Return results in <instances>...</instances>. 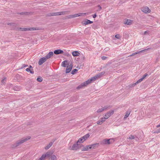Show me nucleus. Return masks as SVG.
<instances>
[{"label": "nucleus", "mask_w": 160, "mask_h": 160, "mask_svg": "<svg viewBox=\"0 0 160 160\" xmlns=\"http://www.w3.org/2000/svg\"><path fill=\"white\" fill-rule=\"evenodd\" d=\"M30 138L31 137L30 136L27 137L26 138H22L21 139L17 141L13 144H12L11 145V147L12 148H15L18 146L22 144L24 142H26L28 140H29Z\"/></svg>", "instance_id": "f257e3e1"}, {"label": "nucleus", "mask_w": 160, "mask_h": 160, "mask_svg": "<svg viewBox=\"0 0 160 160\" xmlns=\"http://www.w3.org/2000/svg\"><path fill=\"white\" fill-rule=\"evenodd\" d=\"M114 142L113 140L112 139H104L101 142V143L104 144H109L112 143Z\"/></svg>", "instance_id": "f03ea898"}, {"label": "nucleus", "mask_w": 160, "mask_h": 160, "mask_svg": "<svg viewBox=\"0 0 160 160\" xmlns=\"http://www.w3.org/2000/svg\"><path fill=\"white\" fill-rule=\"evenodd\" d=\"M80 148V147L79 146L78 142H76L72 147H70L69 149L72 150H77Z\"/></svg>", "instance_id": "7ed1b4c3"}, {"label": "nucleus", "mask_w": 160, "mask_h": 160, "mask_svg": "<svg viewBox=\"0 0 160 160\" xmlns=\"http://www.w3.org/2000/svg\"><path fill=\"white\" fill-rule=\"evenodd\" d=\"M91 83V82L89 81V79H88L87 81L84 82L83 83H82L81 85L78 86L77 88V89H79L82 88L83 86H86L89 84Z\"/></svg>", "instance_id": "20e7f679"}, {"label": "nucleus", "mask_w": 160, "mask_h": 160, "mask_svg": "<svg viewBox=\"0 0 160 160\" xmlns=\"http://www.w3.org/2000/svg\"><path fill=\"white\" fill-rule=\"evenodd\" d=\"M114 113V111L112 110L106 113L105 115V117H104V119H105L106 120V119L109 118Z\"/></svg>", "instance_id": "39448f33"}, {"label": "nucleus", "mask_w": 160, "mask_h": 160, "mask_svg": "<svg viewBox=\"0 0 160 160\" xmlns=\"http://www.w3.org/2000/svg\"><path fill=\"white\" fill-rule=\"evenodd\" d=\"M150 49V48H149L147 49H144V50H141V51H139L138 52H134V53H133L132 54L128 56V57L132 56L138 54H139L142 52H144L145 51H148V50H149Z\"/></svg>", "instance_id": "423d86ee"}, {"label": "nucleus", "mask_w": 160, "mask_h": 160, "mask_svg": "<svg viewBox=\"0 0 160 160\" xmlns=\"http://www.w3.org/2000/svg\"><path fill=\"white\" fill-rule=\"evenodd\" d=\"M13 29L15 30L16 31H27L28 28H13Z\"/></svg>", "instance_id": "0eeeda50"}, {"label": "nucleus", "mask_w": 160, "mask_h": 160, "mask_svg": "<svg viewBox=\"0 0 160 160\" xmlns=\"http://www.w3.org/2000/svg\"><path fill=\"white\" fill-rule=\"evenodd\" d=\"M47 60L45 57H42L39 60L38 64L39 65H41L44 62Z\"/></svg>", "instance_id": "6e6552de"}, {"label": "nucleus", "mask_w": 160, "mask_h": 160, "mask_svg": "<svg viewBox=\"0 0 160 160\" xmlns=\"http://www.w3.org/2000/svg\"><path fill=\"white\" fill-rule=\"evenodd\" d=\"M142 11L145 13L149 12L151 10L149 9V8L147 7H144L142 8Z\"/></svg>", "instance_id": "1a4fd4ad"}, {"label": "nucleus", "mask_w": 160, "mask_h": 160, "mask_svg": "<svg viewBox=\"0 0 160 160\" xmlns=\"http://www.w3.org/2000/svg\"><path fill=\"white\" fill-rule=\"evenodd\" d=\"M132 22L133 21L130 19H127L124 21L123 23L125 24L130 25L132 24Z\"/></svg>", "instance_id": "9d476101"}, {"label": "nucleus", "mask_w": 160, "mask_h": 160, "mask_svg": "<svg viewBox=\"0 0 160 160\" xmlns=\"http://www.w3.org/2000/svg\"><path fill=\"white\" fill-rule=\"evenodd\" d=\"M143 80L141 78L140 79L138 80L135 83L133 84L130 85V87H132L135 86L137 84L140 83Z\"/></svg>", "instance_id": "9b49d317"}, {"label": "nucleus", "mask_w": 160, "mask_h": 160, "mask_svg": "<svg viewBox=\"0 0 160 160\" xmlns=\"http://www.w3.org/2000/svg\"><path fill=\"white\" fill-rule=\"evenodd\" d=\"M72 63L70 64L69 65V68H68V67H67L66 71V73H68L71 71V70L72 68Z\"/></svg>", "instance_id": "f8f14e48"}, {"label": "nucleus", "mask_w": 160, "mask_h": 160, "mask_svg": "<svg viewBox=\"0 0 160 160\" xmlns=\"http://www.w3.org/2000/svg\"><path fill=\"white\" fill-rule=\"evenodd\" d=\"M53 55V53L52 52H49L45 56V58L47 60L50 58Z\"/></svg>", "instance_id": "ddd939ff"}, {"label": "nucleus", "mask_w": 160, "mask_h": 160, "mask_svg": "<svg viewBox=\"0 0 160 160\" xmlns=\"http://www.w3.org/2000/svg\"><path fill=\"white\" fill-rule=\"evenodd\" d=\"M53 142H50L49 144L47 145L46 147H45L44 148L46 150H48V149L52 145L53 142L55 141V139L53 140Z\"/></svg>", "instance_id": "4468645a"}, {"label": "nucleus", "mask_w": 160, "mask_h": 160, "mask_svg": "<svg viewBox=\"0 0 160 160\" xmlns=\"http://www.w3.org/2000/svg\"><path fill=\"white\" fill-rule=\"evenodd\" d=\"M63 51L60 49H57L55 50L54 51V53L55 54H59L63 53Z\"/></svg>", "instance_id": "2eb2a0df"}, {"label": "nucleus", "mask_w": 160, "mask_h": 160, "mask_svg": "<svg viewBox=\"0 0 160 160\" xmlns=\"http://www.w3.org/2000/svg\"><path fill=\"white\" fill-rule=\"evenodd\" d=\"M131 112V110L130 109L128 110L126 113V114L124 116V119H126L127 118L129 115L130 113Z\"/></svg>", "instance_id": "dca6fc26"}, {"label": "nucleus", "mask_w": 160, "mask_h": 160, "mask_svg": "<svg viewBox=\"0 0 160 160\" xmlns=\"http://www.w3.org/2000/svg\"><path fill=\"white\" fill-rule=\"evenodd\" d=\"M106 120L104 118H101L100 120H98L97 123L98 125H101L103 122H104Z\"/></svg>", "instance_id": "f3484780"}, {"label": "nucleus", "mask_w": 160, "mask_h": 160, "mask_svg": "<svg viewBox=\"0 0 160 160\" xmlns=\"http://www.w3.org/2000/svg\"><path fill=\"white\" fill-rule=\"evenodd\" d=\"M69 63H68L67 60H65L62 62V66L64 67H66V65H69Z\"/></svg>", "instance_id": "a211bd4d"}, {"label": "nucleus", "mask_w": 160, "mask_h": 160, "mask_svg": "<svg viewBox=\"0 0 160 160\" xmlns=\"http://www.w3.org/2000/svg\"><path fill=\"white\" fill-rule=\"evenodd\" d=\"M99 145L98 143H96L95 144H92L90 145L89 148L91 149L92 148H95L96 147H98Z\"/></svg>", "instance_id": "6ab92c4d"}, {"label": "nucleus", "mask_w": 160, "mask_h": 160, "mask_svg": "<svg viewBox=\"0 0 160 160\" xmlns=\"http://www.w3.org/2000/svg\"><path fill=\"white\" fill-rule=\"evenodd\" d=\"M56 12V16H58V15H65L66 14V12Z\"/></svg>", "instance_id": "aec40b11"}, {"label": "nucleus", "mask_w": 160, "mask_h": 160, "mask_svg": "<svg viewBox=\"0 0 160 160\" xmlns=\"http://www.w3.org/2000/svg\"><path fill=\"white\" fill-rule=\"evenodd\" d=\"M72 55L73 56H78L80 54V53L77 51H73L72 53Z\"/></svg>", "instance_id": "412c9836"}, {"label": "nucleus", "mask_w": 160, "mask_h": 160, "mask_svg": "<svg viewBox=\"0 0 160 160\" xmlns=\"http://www.w3.org/2000/svg\"><path fill=\"white\" fill-rule=\"evenodd\" d=\"M105 71H103L96 75L97 77H98V78H99L102 77L105 74Z\"/></svg>", "instance_id": "4be33fe9"}, {"label": "nucleus", "mask_w": 160, "mask_h": 160, "mask_svg": "<svg viewBox=\"0 0 160 160\" xmlns=\"http://www.w3.org/2000/svg\"><path fill=\"white\" fill-rule=\"evenodd\" d=\"M93 23V22L88 19H87L86 21L83 24L86 25L89 24H91Z\"/></svg>", "instance_id": "5701e85b"}, {"label": "nucleus", "mask_w": 160, "mask_h": 160, "mask_svg": "<svg viewBox=\"0 0 160 160\" xmlns=\"http://www.w3.org/2000/svg\"><path fill=\"white\" fill-rule=\"evenodd\" d=\"M7 24L8 25H10L12 26L16 27L18 26V24L15 23L9 22Z\"/></svg>", "instance_id": "b1692460"}, {"label": "nucleus", "mask_w": 160, "mask_h": 160, "mask_svg": "<svg viewBox=\"0 0 160 160\" xmlns=\"http://www.w3.org/2000/svg\"><path fill=\"white\" fill-rule=\"evenodd\" d=\"M52 153L51 152H47L45 154H44L46 156V157L49 158L51 156Z\"/></svg>", "instance_id": "393cba45"}, {"label": "nucleus", "mask_w": 160, "mask_h": 160, "mask_svg": "<svg viewBox=\"0 0 160 160\" xmlns=\"http://www.w3.org/2000/svg\"><path fill=\"white\" fill-rule=\"evenodd\" d=\"M38 29L37 28H28V31H34V30H38Z\"/></svg>", "instance_id": "a878e982"}, {"label": "nucleus", "mask_w": 160, "mask_h": 160, "mask_svg": "<svg viewBox=\"0 0 160 160\" xmlns=\"http://www.w3.org/2000/svg\"><path fill=\"white\" fill-rule=\"evenodd\" d=\"M80 14L78 13V14H76L73 15H72L70 16L69 18H74L77 17L79 16Z\"/></svg>", "instance_id": "bb28decb"}, {"label": "nucleus", "mask_w": 160, "mask_h": 160, "mask_svg": "<svg viewBox=\"0 0 160 160\" xmlns=\"http://www.w3.org/2000/svg\"><path fill=\"white\" fill-rule=\"evenodd\" d=\"M90 136L89 134V133H88L86 135L82 137V138L83 139V141H84L85 140H86L88 138H89Z\"/></svg>", "instance_id": "cd10ccee"}, {"label": "nucleus", "mask_w": 160, "mask_h": 160, "mask_svg": "<svg viewBox=\"0 0 160 160\" xmlns=\"http://www.w3.org/2000/svg\"><path fill=\"white\" fill-rule=\"evenodd\" d=\"M90 145H88L86 147L83 148L82 149V151H88L89 149V148Z\"/></svg>", "instance_id": "c85d7f7f"}, {"label": "nucleus", "mask_w": 160, "mask_h": 160, "mask_svg": "<svg viewBox=\"0 0 160 160\" xmlns=\"http://www.w3.org/2000/svg\"><path fill=\"white\" fill-rule=\"evenodd\" d=\"M26 71L28 72H29L31 74H33L34 73V71H32V69L31 70L29 68H26Z\"/></svg>", "instance_id": "c756f323"}, {"label": "nucleus", "mask_w": 160, "mask_h": 160, "mask_svg": "<svg viewBox=\"0 0 160 160\" xmlns=\"http://www.w3.org/2000/svg\"><path fill=\"white\" fill-rule=\"evenodd\" d=\"M51 160H57V158L56 156L54 155H52L50 157Z\"/></svg>", "instance_id": "7c9ffc66"}, {"label": "nucleus", "mask_w": 160, "mask_h": 160, "mask_svg": "<svg viewBox=\"0 0 160 160\" xmlns=\"http://www.w3.org/2000/svg\"><path fill=\"white\" fill-rule=\"evenodd\" d=\"M48 16L51 17L52 16H56V12H52L49 13L47 14Z\"/></svg>", "instance_id": "2f4dec72"}, {"label": "nucleus", "mask_w": 160, "mask_h": 160, "mask_svg": "<svg viewBox=\"0 0 160 160\" xmlns=\"http://www.w3.org/2000/svg\"><path fill=\"white\" fill-rule=\"evenodd\" d=\"M45 158L46 156L44 154H43L38 160H45Z\"/></svg>", "instance_id": "473e14b6"}, {"label": "nucleus", "mask_w": 160, "mask_h": 160, "mask_svg": "<svg viewBox=\"0 0 160 160\" xmlns=\"http://www.w3.org/2000/svg\"><path fill=\"white\" fill-rule=\"evenodd\" d=\"M111 108L110 106H104L103 107H102L103 109V111L104 110H106L108 109H110Z\"/></svg>", "instance_id": "72a5a7b5"}, {"label": "nucleus", "mask_w": 160, "mask_h": 160, "mask_svg": "<svg viewBox=\"0 0 160 160\" xmlns=\"http://www.w3.org/2000/svg\"><path fill=\"white\" fill-rule=\"evenodd\" d=\"M135 138V137L134 136L132 135H130L127 138L128 139H133Z\"/></svg>", "instance_id": "f704fd0d"}, {"label": "nucleus", "mask_w": 160, "mask_h": 160, "mask_svg": "<svg viewBox=\"0 0 160 160\" xmlns=\"http://www.w3.org/2000/svg\"><path fill=\"white\" fill-rule=\"evenodd\" d=\"M78 71V70L76 69H74L72 71L71 73L72 74H74Z\"/></svg>", "instance_id": "c9c22d12"}, {"label": "nucleus", "mask_w": 160, "mask_h": 160, "mask_svg": "<svg viewBox=\"0 0 160 160\" xmlns=\"http://www.w3.org/2000/svg\"><path fill=\"white\" fill-rule=\"evenodd\" d=\"M42 80V78L41 77H39L37 78V81L39 82H41Z\"/></svg>", "instance_id": "e433bc0d"}, {"label": "nucleus", "mask_w": 160, "mask_h": 160, "mask_svg": "<svg viewBox=\"0 0 160 160\" xmlns=\"http://www.w3.org/2000/svg\"><path fill=\"white\" fill-rule=\"evenodd\" d=\"M83 141H84L83 139L82 138H82H80L77 142H78H78L81 143V142H82Z\"/></svg>", "instance_id": "4c0bfd02"}, {"label": "nucleus", "mask_w": 160, "mask_h": 160, "mask_svg": "<svg viewBox=\"0 0 160 160\" xmlns=\"http://www.w3.org/2000/svg\"><path fill=\"white\" fill-rule=\"evenodd\" d=\"M103 111V109L102 108H100L99 109L97 110V112H101Z\"/></svg>", "instance_id": "58836bf2"}, {"label": "nucleus", "mask_w": 160, "mask_h": 160, "mask_svg": "<svg viewBox=\"0 0 160 160\" xmlns=\"http://www.w3.org/2000/svg\"><path fill=\"white\" fill-rule=\"evenodd\" d=\"M148 74L147 73L145 74L144 75L142 76V77L141 78L143 80L145 79L148 76Z\"/></svg>", "instance_id": "ea45409f"}, {"label": "nucleus", "mask_w": 160, "mask_h": 160, "mask_svg": "<svg viewBox=\"0 0 160 160\" xmlns=\"http://www.w3.org/2000/svg\"><path fill=\"white\" fill-rule=\"evenodd\" d=\"M91 78L92 79L93 81H94L96 79H97L98 78V77H97V75H96L94 77H92Z\"/></svg>", "instance_id": "a19ab883"}, {"label": "nucleus", "mask_w": 160, "mask_h": 160, "mask_svg": "<svg viewBox=\"0 0 160 160\" xmlns=\"http://www.w3.org/2000/svg\"><path fill=\"white\" fill-rule=\"evenodd\" d=\"M160 132V128L154 132L155 133H158Z\"/></svg>", "instance_id": "79ce46f5"}, {"label": "nucleus", "mask_w": 160, "mask_h": 160, "mask_svg": "<svg viewBox=\"0 0 160 160\" xmlns=\"http://www.w3.org/2000/svg\"><path fill=\"white\" fill-rule=\"evenodd\" d=\"M6 78H4L2 80L1 82L3 84H4L5 83V80H6Z\"/></svg>", "instance_id": "37998d69"}, {"label": "nucleus", "mask_w": 160, "mask_h": 160, "mask_svg": "<svg viewBox=\"0 0 160 160\" xmlns=\"http://www.w3.org/2000/svg\"><path fill=\"white\" fill-rule=\"evenodd\" d=\"M79 14H80L79 16H83L86 15L87 14V13H79Z\"/></svg>", "instance_id": "c03bdc74"}, {"label": "nucleus", "mask_w": 160, "mask_h": 160, "mask_svg": "<svg viewBox=\"0 0 160 160\" xmlns=\"http://www.w3.org/2000/svg\"><path fill=\"white\" fill-rule=\"evenodd\" d=\"M120 36L119 34L116 35L115 36V37L118 39H119Z\"/></svg>", "instance_id": "a18cd8bd"}, {"label": "nucleus", "mask_w": 160, "mask_h": 160, "mask_svg": "<svg viewBox=\"0 0 160 160\" xmlns=\"http://www.w3.org/2000/svg\"><path fill=\"white\" fill-rule=\"evenodd\" d=\"M107 58L106 57H105V56H103L102 57V60H105L106 58Z\"/></svg>", "instance_id": "49530a36"}, {"label": "nucleus", "mask_w": 160, "mask_h": 160, "mask_svg": "<svg viewBox=\"0 0 160 160\" xmlns=\"http://www.w3.org/2000/svg\"><path fill=\"white\" fill-rule=\"evenodd\" d=\"M28 12H22L21 13H20V14L21 15H25L26 13H28Z\"/></svg>", "instance_id": "de8ad7c7"}, {"label": "nucleus", "mask_w": 160, "mask_h": 160, "mask_svg": "<svg viewBox=\"0 0 160 160\" xmlns=\"http://www.w3.org/2000/svg\"><path fill=\"white\" fill-rule=\"evenodd\" d=\"M98 8L99 11H100L102 9L101 6L100 5H98Z\"/></svg>", "instance_id": "09e8293b"}, {"label": "nucleus", "mask_w": 160, "mask_h": 160, "mask_svg": "<svg viewBox=\"0 0 160 160\" xmlns=\"http://www.w3.org/2000/svg\"><path fill=\"white\" fill-rule=\"evenodd\" d=\"M28 65H26L25 64H23L22 65V68H24V67H28Z\"/></svg>", "instance_id": "8fccbe9b"}, {"label": "nucleus", "mask_w": 160, "mask_h": 160, "mask_svg": "<svg viewBox=\"0 0 160 160\" xmlns=\"http://www.w3.org/2000/svg\"><path fill=\"white\" fill-rule=\"evenodd\" d=\"M92 17H93L94 18H95L96 17V16H97L96 13V14H94V15H92Z\"/></svg>", "instance_id": "3c124183"}, {"label": "nucleus", "mask_w": 160, "mask_h": 160, "mask_svg": "<svg viewBox=\"0 0 160 160\" xmlns=\"http://www.w3.org/2000/svg\"><path fill=\"white\" fill-rule=\"evenodd\" d=\"M64 55L65 56H71L68 53H66V54H64Z\"/></svg>", "instance_id": "603ef678"}, {"label": "nucleus", "mask_w": 160, "mask_h": 160, "mask_svg": "<svg viewBox=\"0 0 160 160\" xmlns=\"http://www.w3.org/2000/svg\"><path fill=\"white\" fill-rule=\"evenodd\" d=\"M89 80L90 82H91V83L92 81H93L92 78H91L90 79H89Z\"/></svg>", "instance_id": "864d4df0"}, {"label": "nucleus", "mask_w": 160, "mask_h": 160, "mask_svg": "<svg viewBox=\"0 0 160 160\" xmlns=\"http://www.w3.org/2000/svg\"><path fill=\"white\" fill-rule=\"evenodd\" d=\"M88 31L86 30H85V33H88Z\"/></svg>", "instance_id": "5fc2aeb1"}, {"label": "nucleus", "mask_w": 160, "mask_h": 160, "mask_svg": "<svg viewBox=\"0 0 160 160\" xmlns=\"http://www.w3.org/2000/svg\"><path fill=\"white\" fill-rule=\"evenodd\" d=\"M160 127V125H157V126H156V127H157V128H159V127Z\"/></svg>", "instance_id": "6e6d98bb"}, {"label": "nucleus", "mask_w": 160, "mask_h": 160, "mask_svg": "<svg viewBox=\"0 0 160 160\" xmlns=\"http://www.w3.org/2000/svg\"><path fill=\"white\" fill-rule=\"evenodd\" d=\"M148 32V31H146L144 32V34H146V33H147Z\"/></svg>", "instance_id": "4d7b16f0"}, {"label": "nucleus", "mask_w": 160, "mask_h": 160, "mask_svg": "<svg viewBox=\"0 0 160 160\" xmlns=\"http://www.w3.org/2000/svg\"><path fill=\"white\" fill-rule=\"evenodd\" d=\"M32 67L31 66V65H30L29 67V68H30H30H32Z\"/></svg>", "instance_id": "13d9d810"}, {"label": "nucleus", "mask_w": 160, "mask_h": 160, "mask_svg": "<svg viewBox=\"0 0 160 160\" xmlns=\"http://www.w3.org/2000/svg\"><path fill=\"white\" fill-rule=\"evenodd\" d=\"M14 89L15 90H16V91L18 90H17V89H16V88H14Z\"/></svg>", "instance_id": "bf43d9fd"}]
</instances>
